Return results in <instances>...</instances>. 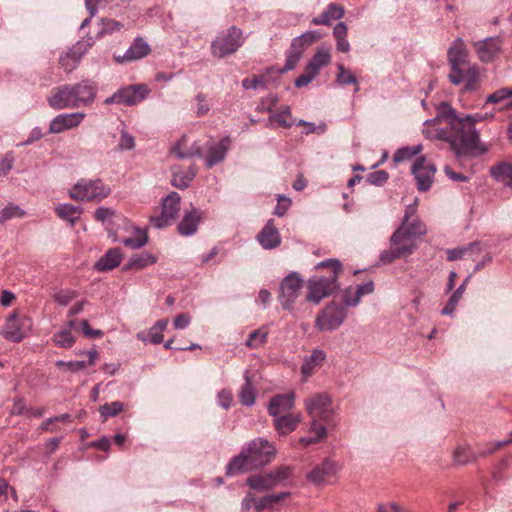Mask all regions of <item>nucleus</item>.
<instances>
[{"label": "nucleus", "instance_id": "obj_1", "mask_svg": "<svg viewBox=\"0 0 512 512\" xmlns=\"http://www.w3.org/2000/svg\"><path fill=\"white\" fill-rule=\"evenodd\" d=\"M442 106L447 109L448 113L433 119H428L424 122V125L431 127L445 121L450 127V131H446L443 128L435 130L427 129L428 137L445 140L457 155L464 154L476 148L479 142V133L474 127V124L492 119L494 113L476 112L464 117H459L449 104L443 103Z\"/></svg>", "mask_w": 512, "mask_h": 512}, {"label": "nucleus", "instance_id": "obj_2", "mask_svg": "<svg viewBox=\"0 0 512 512\" xmlns=\"http://www.w3.org/2000/svg\"><path fill=\"white\" fill-rule=\"evenodd\" d=\"M416 205L408 206L401 225L390 238V248L380 254V261L389 264L396 259L411 255L417 248V240L426 234V226L418 218H412Z\"/></svg>", "mask_w": 512, "mask_h": 512}, {"label": "nucleus", "instance_id": "obj_3", "mask_svg": "<svg viewBox=\"0 0 512 512\" xmlns=\"http://www.w3.org/2000/svg\"><path fill=\"white\" fill-rule=\"evenodd\" d=\"M95 97V84L84 80L75 85H63L56 88L48 98V103L56 110L73 109L91 104Z\"/></svg>", "mask_w": 512, "mask_h": 512}, {"label": "nucleus", "instance_id": "obj_4", "mask_svg": "<svg viewBox=\"0 0 512 512\" xmlns=\"http://www.w3.org/2000/svg\"><path fill=\"white\" fill-rule=\"evenodd\" d=\"M305 407L312 418L309 428V436L301 437L299 442L304 445L316 444L327 436L326 427L318 423V420L328 421L333 416L331 399L327 394H318L305 401Z\"/></svg>", "mask_w": 512, "mask_h": 512}, {"label": "nucleus", "instance_id": "obj_5", "mask_svg": "<svg viewBox=\"0 0 512 512\" xmlns=\"http://www.w3.org/2000/svg\"><path fill=\"white\" fill-rule=\"evenodd\" d=\"M315 268L330 269L327 276H313L309 278L307 283L306 299L314 304H319L322 299L331 295L339 287L338 278L342 265L337 259H326L319 262Z\"/></svg>", "mask_w": 512, "mask_h": 512}, {"label": "nucleus", "instance_id": "obj_6", "mask_svg": "<svg viewBox=\"0 0 512 512\" xmlns=\"http://www.w3.org/2000/svg\"><path fill=\"white\" fill-rule=\"evenodd\" d=\"M447 57L450 65L448 79L453 85H460L462 83L461 69L470 64L468 51L462 38L453 41L448 49Z\"/></svg>", "mask_w": 512, "mask_h": 512}, {"label": "nucleus", "instance_id": "obj_7", "mask_svg": "<svg viewBox=\"0 0 512 512\" xmlns=\"http://www.w3.org/2000/svg\"><path fill=\"white\" fill-rule=\"evenodd\" d=\"M31 327V318L14 310L6 318L0 334L8 341L21 342L31 330Z\"/></svg>", "mask_w": 512, "mask_h": 512}, {"label": "nucleus", "instance_id": "obj_8", "mask_svg": "<svg viewBox=\"0 0 512 512\" xmlns=\"http://www.w3.org/2000/svg\"><path fill=\"white\" fill-rule=\"evenodd\" d=\"M110 194V189L100 180H81L70 190L71 198L80 201H100Z\"/></svg>", "mask_w": 512, "mask_h": 512}, {"label": "nucleus", "instance_id": "obj_9", "mask_svg": "<svg viewBox=\"0 0 512 512\" xmlns=\"http://www.w3.org/2000/svg\"><path fill=\"white\" fill-rule=\"evenodd\" d=\"M331 61L330 49L328 47H320L316 50L312 58L305 67L304 73L295 80V86L302 88L308 86L319 74L321 68L327 66Z\"/></svg>", "mask_w": 512, "mask_h": 512}, {"label": "nucleus", "instance_id": "obj_10", "mask_svg": "<svg viewBox=\"0 0 512 512\" xmlns=\"http://www.w3.org/2000/svg\"><path fill=\"white\" fill-rule=\"evenodd\" d=\"M242 44L243 33L241 29L232 26L213 41L211 48L214 55L224 57L236 52Z\"/></svg>", "mask_w": 512, "mask_h": 512}, {"label": "nucleus", "instance_id": "obj_11", "mask_svg": "<svg viewBox=\"0 0 512 512\" xmlns=\"http://www.w3.org/2000/svg\"><path fill=\"white\" fill-rule=\"evenodd\" d=\"M503 44L500 36H490L472 43L478 60L484 64L493 63L501 56Z\"/></svg>", "mask_w": 512, "mask_h": 512}, {"label": "nucleus", "instance_id": "obj_12", "mask_svg": "<svg viewBox=\"0 0 512 512\" xmlns=\"http://www.w3.org/2000/svg\"><path fill=\"white\" fill-rule=\"evenodd\" d=\"M244 447L256 468L268 464L276 454L273 443L261 437L251 440Z\"/></svg>", "mask_w": 512, "mask_h": 512}, {"label": "nucleus", "instance_id": "obj_13", "mask_svg": "<svg viewBox=\"0 0 512 512\" xmlns=\"http://www.w3.org/2000/svg\"><path fill=\"white\" fill-rule=\"evenodd\" d=\"M181 197L177 192H171L162 201V212L151 219L156 228H164L170 225L177 217L180 210Z\"/></svg>", "mask_w": 512, "mask_h": 512}, {"label": "nucleus", "instance_id": "obj_14", "mask_svg": "<svg viewBox=\"0 0 512 512\" xmlns=\"http://www.w3.org/2000/svg\"><path fill=\"white\" fill-rule=\"evenodd\" d=\"M346 318L345 307L338 304L327 305L317 316L316 325L321 331L338 328Z\"/></svg>", "mask_w": 512, "mask_h": 512}, {"label": "nucleus", "instance_id": "obj_15", "mask_svg": "<svg viewBox=\"0 0 512 512\" xmlns=\"http://www.w3.org/2000/svg\"><path fill=\"white\" fill-rule=\"evenodd\" d=\"M412 174L417 182V188L420 191H427L434 181L436 167L425 157H418L412 165Z\"/></svg>", "mask_w": 512, "mask_h": 512}, {"label": "nucleus", "instance_id": "obj_16", "mask_svg": "<svg viewBox=\"0 0 512 512\" xmlns=\"http://www.w3.org/2000/svg\"><path fill=\"white\" fill-rule=\"evenodd\" d=\"M303 286V280L296 272L286 276L280 285L279 300L285 309H290L295 303Z\"/></svg>", "mask_w": 512, "mask_h": 512}, {"label": "nucleus", "instance_id": "obj_17", "mask_svg": "<svg viewBox=\"0 0 512 512\" xmlns=\"http://www.w3.org/2000/svg\"><path fill=\"white\" fill-rule=\"evenodd\" d=\"M85 116L82 112L60 114L51 120L49 133L58 134L76 128L81 124Z\"/></svg>", "mask_w": 512, "mask_h": 512}, {"label": "nucleus", "instance_id": "obj_18", "mask_svg": "<svg viewBox=\"0 0 512 512\" xmlns=\"http://www.w3.org/2000/svg\"><path fill=\"white\" fill-rule=\"evenodd\" d=\"M92 45L91 42H77L60 57V65L66 72H72L79 64L81 58Z\"/></svg>", "mask_w": 512, "mask_h": 512}, {"label": "nucleus", "instance_id": "obj_19", "mask_svg": "<svg viewBox=\"0 0 512 512\" xmlns=\"http://www.w3.org/2000/svg\"><path fill=\"white\" fill-rule=\"evenodd\" d=\"M150 45L142 37H136L123 55L115 56L117 63L140 60L150 53Z\"/></svg>", "mask_w": 512, "mask_h": 512}, {"label": "nucleus", "instance_id": "obj_20", "mask_svg": "<svg viewBox=\"0 0 512 512\" xmlns=\"http://www.w3.org/2000/svg\"><path fill=\"white\" fill-rule=\"evenodd\" d=\"M340 470V466L330 460L324 461L321 465L313 468L307 475L309 481L314 484H325L331 477H335Z\"/></svg>", "mask_w": 512, "mask_h": 512}, {"label": "nucleus", "instance_id": "obj_21", "mask_svg": "<svg viewBox=\"0 0 512 512\" xmlns=\"http://www.w3.org/2000/svg\"><path fill=\"white\" fill-rule=\"evenodd\" d=\"M257 241L263 249H275L281 244V236L272 219L268 220L257 235Z\"/></svg>", "mask_w": 512, "mask_h": 512}, {"label": "nucleus", "instance_id": "obj_22", "mask_svg": "<svg viewBox=\"0 0 512 512\" xmlns=\"http://www.w3.org/2000/svg\"><path fill=\"white\" fill-rule=\"evenodd\" d=\"M122 104L132 106L140 103L150 93V89L145 84H134L120 89Z\"/></svg>", "mask_w": 512, "mask_h": 512}, {"label": "nucleus", "instance_id": "obj_23", "mask_svg": "<svg viewBox=\"0 0 512 512\" xmlns=\"http://www.w3.org/2000/svg\"><path fill=\"white\" fill-rule=\"evenodd\" d=\"M295 402L294 393L280 394L271 398L267 410L271 417L288 414Z\"/></svg>", "mask_w": 512, "mask_h": 512}, {"label": "nucleus", "instance_id": "obj_24", "mask_svg": "<svg viewBox=\"0 0 512 512\" xmlns=\"http://www.w3.org/2000/svg\"><path fill=\"white\" fill-rule=\"evenodd\" d=\"M252 459L250 458L248 452H246L245 447L241 450L239 455L235 456L227 465L226 474L228 476H234L240 473H244L250 470L255 469Z\"/></svg>", "mask_w": 512, "mask_h": 512}, {"label": "nucleus", "instance_id": "obj_25", "mask_svg": "<svg viewBox=\"0 0 512 512\" xmlns=\"http://www.w3.org/2000/svg\"><path fill=\"white\" fill-rule=\"evenodd\" d=\"M274 427L280 435H286L298 427L302 421L300 413H288L284 415L273 416Z\"/></svg>", "mask_w": 512, "mask_h": 512}, {"label": "nucleus", "instance_id": "obj_26", "mask_svg": "<svg viewBox=\"0 0 512 512\" xmlns=\"http://www.w3.org/2000/svg\"><path fill=\"white\" fill-rule=\"evenodd\" d=\"M462 83H464V91H476L481 86L482 75L477 64H469L461 69Z\"/></svg>", "mask_w": 512, "mask_h": 512}, {"label": "nucleus", "instance_id": "obj_27", "mask_svg": "<svg viewBox=\"0 0 512 512\" xmlns=\"http://www.w3.org/2000/svg\"><path fill=\"white\" fill-rule=\"evenodd\" d=\"M169 321L167 319H160L149 328L147 334L139 332L136 334L138 340L143 343L160 344L164 340L163 332L166 330Z\"/></svg>", "mask_w": 512, "mask_h": 512}, {"label": "nucleus", "instance_id": "obj_28", "mask_svg": "<svg viewBox=\"0 0 512 512\" xmlns=\"http://www.w3.org/2000/svg\"><path fill=\"white\" fill-rule=\"evenodd\" d=\"M122 258L123 254L119 248L109 249L95 263L94 268L98 272L110 271L120 265Z\"/></svg>", "mask_w": 512, "mask_h": 512}, {"label": "nucleus", "instance_id": "obj_29", "mask_svg": "<svg viewBox=\"0 0 512 512\" xmlns=\"http://www.w3.org/2000/svg\"><path fill=\"white\" fill-rule=\"evenodd\" d=\"M201 216L199 210L196 208H192L191 211L186 212L183 219L178 225V232L182 236H191L193 235L198 227Z\"/></svg>", "mask_w": 512, "mask_h": 512}, {"label": "nucleus", "instance_id": "obj_30", "mask_svg": "<svg viewBox=\"0 0 512 512\" xmlns=\"http://www.w3.org/2000/svg\"><path fill=\"white\" fill-rule=\"evenodd\" d=\"M490 174L497 182L512 190V164L498 163L490 168Z\"/></svg>", "mask_w": 512, "mask_h": 512}, {"label": "nucleus", "instance_id": "obj_31", "mask_svg": "<svg viewBox=\"0 0 512 512\" xmlns=\"http://www.w3.org/2000/svg\"><path fill=\"white\" fill-rule=\"evenodd\" d=\"M229 142V138H225L210 147L206 158L207 167L211 168L224 160L229 148Z\"/></svg>", "mask_w": 512, "mask_h": 512}, {"label": "nucleus", "instance_id": "obj_32", "mask_svg": "<svg viewBox=\"0 0 512 512\" xmlns=\"http://www.w3.org/2000/svg\"><path fill=\"white\" fill-rule=\"evenodd\" d=\"M344 16L343 6L331 3L327 9L319 16L311 20L313 25H330L332 20L341 19Z\"/></svg>", "mask_w": 512, "mask_h": 512}, {"label": "nucleus", "instance_id": "obj_33", "mask_svg": "<svg viewBox=\"0 0 512 512\" xmlns=\"http://www.w3.org/2000/svg\"><path fill=\"white\" fill-rule=\"evenodd\" d=\"M56 214L67 221L71 226L79 220L82 214V208L71 204H59L55 207Z\"/></svg>", "mask_w": 512, "mask_h": 512}, {"label": "nucleus", "instance_id": "obj_34", "mask_svg": "<svg viewBox=\"0 0 512 512\" xmlns=\"http://www.w3.org/2000/svg\"><path fill=\"white\" fill-rule=\"evenodd\" d=\"M157 262V256L149 252H142L132 256L128 263L124 266V270L136 269L141 270Z\"/></svg>", "mask_w": 512, "mask_h": 512}, {"label": "nucleus", "instance_id": "obj_35", "mask_svg": "<svg viewBox=\"0 0 512 512\" xmlns=\"http://www.w3.org/2000/svg\"><path fill=\"white\" fill-rule=\"evenodd\" d=\"M290 496V492H280L276 494L266 495L255 502V511L262 512L264 510H272L280 501Z\"/></svg>", "mask_w": 512, "mask_h": 512}, {"label": "nucleus", "instance_id": "obj_36", "mask_svg": "<svg viewBox=\"0 0 512 512\" xmlns=\"http://www.w3.org/2000/svg\"><path fill=\"white\" fill-rule=\"evenodd\" d=\"M486 103H504L503 109H512V88L497 89L496 91L487 96Z\"/></svg>", "mask_w": 512, "mask_h": 512}, {"label": "nucleus", "instance_id": "obj_37", "mask_svg": "<svg viewBox=\"0 0 512 512\" xmlns=\"http://www.w3.org/2000/svg\"><path fill=\"white\" fill-rule=\"evenodd\" d=\"M470 280V276H468L465 281L456 289V291L451 295L446 305L441 310V314L445 316H452L456 309V306L463 296L467 283Z\"/></svg>", "mask_w": 512, "mask_h": 512}, {"label": "nucleus", "instance_id": "obj_38", "mask_svg": "<svg viewBox=\"0 0 512 512\" xmlns=\"http://www.w3.org/2000/svg\"><path fill=\"white\" fill-rule=\"evenodd\" d=\"M238 397L242 405L250 407L255 403L256 391L247 375L245 376V382L240 389Z\"/></svg>", "mask_w": 512, "mask_h": 512}, {"label": "nucleus", "instance_id": "obj_39", "mask_svg": "<svg viewBox=\"0 0 512 512\" xmlns=\"http://www.w3.org/2000/svg\"><path fill=\"white\" fill-rule=\"evenodd\" d=\"M338 74L336 76V83L339 85H354V91H359V84L355 74L344 67L343 64H337Z\"/></svg>", "mask_w": 512, "mask_h": 512}, {"label": "nucleus", "instance_id": "obj_40", "mask_svg": "<svg viewBox=\"0 0 512 512\" xmlns=\"http://www.w3.org/2000/svg\"><path fill=\"white\" fill-rule=\"evenodd\" d=\"M269 121L275 123L278 127L291 128L293 125L291 110L288 106L282 108L269 116Z\"/></svg>", "mask_w": 512, "mask_h": 512}, {"label": "nucleus", "instance_id": "obj_41", "mask_svg": "<svg viewBox=\"0 0 512 512\" xmlns=\"http://www.w3.org/2000/svg\"><path fill=\"white\" fill-rule=\"evenodd\" d=\"M325 359V353L322 350H315L312 354L305 360L302 366V373L304 376L308 377L312 374L314 369L319 366Z\"/></svg>", "mask_w": 512, "mask_h": 512}, {"label": "nucleus", "instance_id": "obj_42", "mask_svg": "<svg viewBox=\"0 0 512 512\" xmlns=\"http://www.w3.org/2000/svg\"><path fill=\"white\" fill-rule=\"evenodd\" d=\"M195 175L196 172L192 168H189L186 172L174 170L172 176V185L180 189H185L189 186Z\"/></svg>", "mask_w": 512, "mask_h": 512}, {"label": "nucleus", "instance_id": "obj_43", "mask_svg": "<svg viewBox=\"0 0 512 512\" xmlns=\"http://www.w3.org/2000/svg\"><path fill=\"white\" fill-rule=\"evenodd\" d=\"M52 341L56 346L68 349L75 344L76 338L73 335V332L61 328L53 335Z\"/></svg>", "mask_w": 512, "mask_h": 512}, {"label": "nucleus", "instance_id": "obj_44", "mask_svg": "<svg viewBox=\"0 0 512 512\" xmlns=\"http://www.w3.org/2000/svg\"><path fill=\"white\" fill-rule=\"evenodd\" d=\"M121 242L127 247L139 249L147 244L148 235L146 231L135 228L134 235L132 237L123 239Z\"/></svg>", "mask_w": 512, "mask_h": 512}, {"label": "nucleus", "instance_id": "obj_45", "mask_svg": "<svg viewBox=\"0 0 512 512\" xmlns=\"http://www.w3.org/2000/svg\"><path fill=\"white\" fill-rule=\"evenodd\" d=\"M267 336L268 330L265 327H261L249 334L246 340V346L251 349H257L266 343Z\"/></svg>", "mask_w": 512, "mask_h": 512}, {"label": "nucleus", "instance_id": "obj_46", "mask_svg": "<svg viewBox=\"0 0 512 512\" xmlns=\"http://www.w3.org/2000/svg\"><path fill=\"white\" fill-rule=\"evenodd\" d=\"M268 481L275 483V487L284 484L291 476V469L286 466L277 467L266 474Z\"/></svg>", "mask_w": 512, "mask_h": 512}, {"label": "nucleus", "instance_id": "obj_47", "mask_svg": "<svg viewBox=\"0 0 512 512\" xmlns=\"http://www.w3.org/2000/svg\"><path fill=\"white\" fill-rule=\"evenodd\" d=\"M268 480L267 475L252 476L247 479V484L257 491H267L275 488V483Z\"/></svg>", "mask_w": 512, "mask_h": 512}, {"label": "nucleus", "instance_id": "obj_48", "mask_svg": "<svg viewBox=\"0 0 512 512\" xmlns=\"http://www.w3.org/2000/svg\"><path fill=\"white\" fill-rule=\"evenodd\" d=\"M422 151V145H414L411 147H403L396 151L394 154V162L401 163L406 160L412 159L414 156H417Z\"/></svg>", "mask_w": 512, "mask_h": 512}, {"label": "nucleus", "instance_id": "obj_49", "mask_svg": "<svg viewBox=\"0 0 512 512\" xmlns=\"http://www.w3.org/2000/svg\"><path fill=\"white\" fill-rule=\"evenodd\" d=\"M321 34L317 31H307L295 37L291 43L292 48L304 46V49L310 46L314 41L319 39Z\"/></svg>", "mask_w": 512, "mask_h": 512}, {"label": "nucleus", "instance_id": "obj_50", "mask_svg": "<svg viewBox=\"0 0 512 512\" xmlns=\"http://www.w3.org/2000/svg\"><path fill=\"white\" fill-rule=\"evenodd\" d=\"M124 410V404L120 401L106 403L99 408V412L103 420L114 417Z\"/></svg>", "mask_w": 512, "mask_h": 512}, {"label": "nucleus", "instance_id": "obj_51", "mask_svg": "<svg viewBox=\"0 0 512 512\" xmlns=\"http://www.w3.org/2000/svg\"><path fill=\"white\" fill-rule=\"evenodd\" d=\"M355 291H356L355 298L353 300H348V303L351 306H357L360 303L361 298L364 295H369V294L373 293V291H374V283H373V281H368L366 283L358 285L355 288Z\"/></svg>", "mask_w": 512, "mask_h": 512}, {"label": "nucleus", "instance_id": "obj_52", "mask_svg": "<svg viewBox=\"0 0 512 512\" xmlns=\"http://www.w3.org/2000/svg\"><path fill=\"white\" fill-rule=\"evenodd\" d=\"M304 51V46L301 45V47L292 48L289 53V55L286 58V62L283 68V71H289L294 69L298 62L300 61L302 54Z\"/></svg>", "mask_w": 512, "mask_h": 512}, {"label": "nucleus", "instance_id": "obj_53", "mask_svg": "<svg viewBox=\"0 0 512 512\" xmlns=\"http://www.w3.org/2000/svg\"><path fill=\"white\" fill-rule=\"evenodd\" d=\"M100 30L97 34V37H102L105 34L114 33L122 28V24L112 19H101L100 21Z\"/></svg>", "mask_w": 512, "mask_h": 512}, {"label": "nucleus", "instance_id": "obj_54", "mask_svg": "<svg viewBox=\"0 0 512 512\" xmlns=\"http://www.w3.org/2000/svg\"><path fill=\"white\" fill-rule=\"evenodd\" d=\"M476 248H477V245L471 244L468 247L450 249L447 251V259L449 261L461 259L467 253L471 254L474 251V249H476Z\"/></svg>", "mask_w": 512, "mask_h": 512}, {"label": "nucleus", "instance_id": "obj_55", "mask_svg": "<svg viewBox=\"0 0 512 512\" xmlns=\"http://www.w3.org/2000/svg\"><path fill=\"white\" fill-rule=\"evenodd\" d=\"M291 206V199L283 195H279L277 198V205L274 209V214L282 217L286 214Z\"/></svg>", "mask_w": 512, "mask_h": 512}, {"label": "nucleus", "instance_id": "obj_56", "mask_svg": "<svg viewBox=\"0 0 512 512\" xmlns=\"http://www.w3.org/2000/svg\"><path fill=\"white\" fill-rule=\"evenodd\" d=\"M70 418L71 417L69 414H62L59 416L50 417L46 421H44L40 427L44 431L55 432L56 430L52 427V424L54 422H69Z\"/></svg>", "mask_w": 512, "mask_h": 512}, {"label": "nucleus", "instance_id": "obj_57", "mask_svg": "<svg viewBox=\"0 0 512 512\" xmlns=\"http://www.w3.org/2000/svg\"><path fill=\"white\" fill-rule=\"evenodd\" d=\"M135 146V140L132 135L127 133L125 130H122L120 141L118 144V149L120 151L132 150Z\"/></svg>", "mask_w": 512, "mask_h": 512}, {"label": "nucleus", "instance_id": "obj_58", "mask_svg": "<svg viewBox=\"0 0 512 512\" xmlns=\"http://www.w3.org/2000/svg\"><path fill=\"white\" fill-rule=\"evenodd\" d=\"M388 173L384 170L371 172L367 175V181L373 185H382L388 180Z\"/></svg>", "mask_w": 512, "mask_h": 512}, {"label": "nucleus", "instance_id": "obj_59", "mask_svg": "<svg viewBox=\"0 0 512 512\" xmlns=\"http://www.w3.org/2000/svg\"><path fill=\"white\" fill-rule=\"evenodd\" d=\"M76 298V292L73 290H65L55 294V301L61 305L66 306Z\"/></svg>", "mask_w": 512, "mask_h": 512}, {"label": "nucleus", "instance_id": "obj_60", "mask_svg": "<svg viewBox=\"0 0 512 512\" xmlns=\"http://www.w3.org/2000/svg\"><path fill=\"white\" fill-rule=\"evenodd\" d=\"M195 102H196V115L198 117H201V116H204L206 115L209 110H210V106L205 98L204 95L202 94H198L196 97H195Z\"/></svg>", "mask_w": 512, "mask_h": 512}, {"label": "nucleus", "instance_id": "obj_61", "mask_svg": "<svg viewBox=\"0 0 512 512\" xmlns=\"http://www.w3.org/2000/svg\"><path fill=\"white\" fill-rule=\"evenodd\" d=\"M24 212L16 206H8L0 211V223L17 216H23Z\"/></svg>", "mask_w": 512, "mask_h": 512}, {"label": "nucleus", "instance_id": "obj_62", "mask_svg": "<svg viewBox=\"0 0 512 512\" xmlns=\"http://www.w3.org/2000/svg\"><path fill=\"white\" fill-rule=\"evenodd\" d=\"M56 365L58 367H67L68 370L71 372H77L84 370L87 367V364L85 361H63L59 360L56 362Z\"/></svg>", "mask_w": 512, "mask_h": 512}, {"label": "nucleus", "instance_id": "obj_63", "mask_svg": "<svg viewBox=\"0 0 512 512\" xmlns=\"http://www.w3.org/2000/svg\"><path fill=\"white\" fill-rule=\"evenodd\" d=\"M81 328L84 336L88 338H101L104 335L102 330L92 328L87 320L81 321Z\"/></svg>", "mask_w": 512, "mask_h": 512}, {"label": "nucleus", "instance_id": "obj_64", "mask_svg": "<svg viewBox=\"0 0 512 512\" xmlns=\"http://www.w3.org/2000/svg\"><path fill=\"white\" fill-rule=\"evenodd\" d=\"M218 404L224 409L231 407L233 402L232 392L226 389L221 390L217 396Z\"/></svg>", "mask_w": 512, "mask_h": 512}]
</instances>
